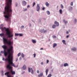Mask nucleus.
<instances>
[{
	"instance_id": "nucleus-31",
	"label": "nucleus",
	"mask_w": 77,
	"mask_h": 77,
	"mask_svg": "<svg viewBox=\"0 0 77 77\" xmlns=\"http://www.w3.org/2000/svg\"><path fill=\"white\" fill-rule=\"evenodd\" d=\"M21 56L22 57H24V55L23 54H22L21 55Z\"/></svg>"
},
{
	"instance_id": "nucleus-13",
	"label": "nucleus",
	"mask_w": 77,
	"mask_h": 77,
	"mask_svg": "<svg viewBox=\"0 0 77 77\" xmlns=\"http://www.w3.org/2000/svg\"><path fill=\"white\" fill-rule=\"evenodd\" d=\"M4 36H5V34L4 33H2L0 34V36H1V37H3Z\"/></svg>"
},
{
	"instance_id": "nucleus-27",
	"label": "nucleus",
	"mask_w": 77,
	"mask_h": 77,
	"mask_svg": "<svg viewBox=\"0 0 77 77\" xmlns=\"http://www.w3.org/2000/svg\"><path fill=\"white\" fill-rule=\"evenodd\" d=\"M60 6L61 8L62 9H63V5H62V4H61Z\"/></svg>"
},
{
	"instance_id": "nucleus-12",
	"label": "nucleus",
	"mask_w": 77,
	"mask_h": 77,
	"mask_svg": "<svg viewBox=\"0 0 77 77\" xmlns=\"http://www.w3.org/2000/svg\"><path fill=\"white\" fill-rule=\"evenodd\" d=\"M45 5L46 6H47L48 7V6H49V5H50V4L49 3L47 2H46V3H45Z\"/></svg>"
},
{
	"instance_id": "nucleus-18",
	"label": "nucleus",
	"mask_w": 77,
	"mask_h": 77,
	"mask_svg": "<svg viewBox=\"0 0 77 77\" xmlns=\"http://www.w3.org/2000/svg\"><path fill=\"white\" fill-rule=\"evenodd\" d=\"M56 26L55 25H53L52 26L53 29H55V28H56Z\"/></svg>"
},
{
	"instance_id": "nucleus-19",
	"label": "nucleus",
	"mask_w": 77,
	"mask_h": 77,
	"mask_svg": "<svg viewBox=\"0 0 77 77\" xmlns=\"http://www.w3.org/2000/svg\"><path fill=\"white\" fill-rule=\"evenodd\" d=\"M23 69H26V66L24 65L23 67Z\"/></svg>"
},
{
	"instance_id": "nucleus-1",
	"label": "nucleus",
	"mask_w": 77,
	"mask_h": 77,
	"mask_svg": "<svg viewBox=\"0 0 77 77\" xmlns=\"http://www.w3.org/2000/svg\"><path fill=\"white\" fill-rule=\"evenodd\" d=\"M13 47L11 46L10 49H8L6 52L5 50V51L4 55L5 57H6L9 54L8 57V58L5 59V61H8L9 63L7 65L6 68L7 69H8L9 70H10V74H11L12 75H15V72L13 71V68L10 66L11 65V66H13L14 67H16L15 64L13 63L12 62L13 60V56L11 55L12 54V53H13Z\"/></svg>"
},
{
	"instance_id": "nucleus-51",
	"label": "nucleus",
	"mask_w": 77,
	"mask_h": 77,
	"mask_svg": "<svg viewBox=\"0 0 77 77\" xmlns=\"http://www.w3.org/2000/svg\"><path fill=\"white\" fill-rule=\"evenodd\" d=\"M63 66V65H61L60 66H61V67H62Z\"/></svg>"
},
{
	"instance_id": "nucleus-34",
	"label": "nucleus",
	"mask_w": 77,
	"mask_h": 77,
	"mask_svg": "<svg viewBox=\"0 0 77 77\" xmlns=\"http://www.w3.org/2000/svg\"><path fill=\"white\" fill-rule=\"evenodd\" d=\"M19 36H23V34H19Z\"/></svg>"
},
{
	"instance_id": "nucleus-16",
	"label": "nucleus",
	"mask_w": 77,
	"mask_h": 77,
	"mask_svg": "<svg viewBox=\"0 0 77 77\" xmlns=\"http://www.w3.org/2000/svg\"><path fill=\"white\" fill-rule=\"evenodd\" d=\"M62 42L63 44H65V45H66V43L65 41L64 40H62Z\"/></svg>"
},
{
	"instance_id": "nucleus-28",
	"label": "nucleus",
	"mask_w": 77,
	"mask_h": 77,
	"mask_svg": "<svg viewBox=\"0 0 77 77\" xmlns=\"http://www.w3.org/2000/svg\"><path fill=\"white\" fill-rule=\"evenodd\" d=\"M15 5L16 7H17V6H18V3H17V2L15 3Z\"/></svg>"
},
{
	"instance_id": "nucleus-30",
	"label": "nucleus",
	"mask_w": 77,
	"mask_h": 77,
	"mask_svg": "<svg viewBox=\"0 0 77 77\" xmlns=\"http://www.w3.org/2000/svg\"><path fill=\"white\" fill-rule=\"evenodd\" d=\"M70 5L71 6H73V2H72L70 3Z\"/></svg>"
},
{
	"instance_id": "nucleus-5",
	"label": "nucleus",
	"mask_w": 77,
	"mask_h": 77,
	"mask_svg": "<svg viewBox=\"0 0 77 77\" xmlns=\"http://www.w3.org/2000/svg\"><path fill=\"white\" fill-rule=\"evenodd\" d=\"M40 31L41 33H45L47 32V30H45L44 29H40Z\"/></svg>"
},
{
	"instance_id": "nucleus-53",
	"label": "nucleus",
	"mask_w": 77,
	"mask_h": 77,
	"mask_svg": "<svg viewBox=\"0 0 77 77\" xmlns=\"http://www.w3.org/2000/svg\"><path fill=\"white\" fill-rule=\"evenodd\" d=\"M57 8H58V6L57 7Z\"/></svg>"
},
{
	"instance_id": "nucleus-3",
	"label": "nucleus",
	"mask_w": 77,
	"mask_h": 77,
	"mask_svg": "<svg viewBox=\"0 0 77 77\" xmlns=\"http://www.w3.org/2000/svg\"><path fill=\"white\" fill-rule=\"evenodd\" d=\"M3 41L4 44H8V45H11V41H8V39H7L4 38H3Z\"/></svg>"
},
{
	"instance_id": "nucleus-25",
	"label": "nucleus",
	"mask_w": 77,
	"mask_h": 77,
	"mask_svg": "<svg viewBox=\"0 0 77 77\" xmlns=\"http://www.w3.org/2000/svg\"><path fill=\"white\" fill-rule=\"evenodd\" d=\"M47 13L48 15H50V11H47Z\"/></svg>"
},
{
	"instance_id": "nucleus-43",
	"label": "nucleus",
	"mask_w": 77,
	"mask_h": 77,
	"mask_svg": "<svg viewBox=\"0 0 77 77\" xmlns=\"http://www.w3.org/2000/svg\"><path fill=\"white\" fill-rule=\"evenodd\" d=\"M42 10H43V11H44V10H45V8L44 7L42 8Z\"/></svg>"
},
{
	"instance_id": "nucleus-50",
	"label": "nucleus",
	"mask_w": 77,
	"mask_h": 77,
	"mask_svg": "<svg viewBox=\"0 0 77 77\" xmlns=\"http://www.w3.org/2000/svg\"><path fill=\"white\" fill-rule=\"evenodd\" d=\"M40 50H43V48H40Z\"/></svg>"
},
{
	"instance_id": "nucleus-11",
	"label": "nucleus",
	"mask_w": 77,
	"mask_h": 77,
	"mask_svg": "<svg viewBox=\"0 0 77 77\" xmlns=\"http://www.w3.org/2000/svg\"><path fill=\"white\" fill-rule=\"evenodd\" d=\"M43 75V73L42 72L40 73V74H39L38 75V77H42Z\"/></svg>"
},
{
	"instance_id": "nucleus-33",
	"label": "nucleus",
	"mask_w": 77,
	"mask_h": 77,
	"mask_svg": "<svg viewBox=\"0 0 77 77\" xmlns=\"http://www.w3.org/2000/svg\"><path fill=\"white\" fill-rule=\"evenodd\" d=\"M19 35V34H17V33H15V36H18Z\"/></svg>"
},
{
	"instance_id": "nucleus-6",
	"label": "nucleus",
	"mask_w": 77,
	"mask_h": 77,
	"mask_svg": "<svg viewBox=\"0 0 77 77\" xmlns=\"http://www.w3.org/2000/svg\"><path fill=\"white\" fill-rule=\"evenodd\" d=\"M36 9L37 11H39L40 10V7L39 4H37Z\"/></svg>"
},
{
	"instance_id": "nucleus-29",
	"label": "nucleus",
	"mask_w": 77,
	"mask_h": 77,
	"mask_svg": "<svg viewBox=\"0 0 77 77\" xmlns=\"http://www.w3.org/2000/svg\"><path fill=\"white\" fill-rule=\"evenodd\" d=\"M35 5H36V3H35V2H34L33 3V6H32V7H33Z\"/></svg>"
},
{
	"instance_id": "nucleus-23",
	"label": "nucleus",
	"mask_w": 77,
	"mask_h": 77,
	"mask_svg": "<svg viewBox=\"0 0 77 77\" xmlns=\"http://www.w3.org/2000/svg\"><path fill=\"white\" fill-rule=\"evenodd\" d=\"M64 66H68V64L67 63H65L64 64Z\"/></svg>"
},
{
	"instance_id": "nucleus-9",
	"label": "nucleus",
	"mask_w": 77,
	"mask_h": 77,
	"mask_svg": "<svg viewBox=\"0 0 77 77\" xmlns=\"http://www.w3.org/2000/svg\"><path fill=\"white\" fill-rule=\"evenodd\" d=\"M12 0H6V3H12Z\"/></svg>"
},
{
	"instance_id": "nucleus-15",
	"label": "nucleus",
	"mask_w": 77,
	"mask_h": 77,
	"mask_svg": "<svg viewBox=\"0 0 77 77\" xmlns=\"http://www.w3.org/2000/svg\"><path fill=\"white\" fill-rule=\"evenodd\" d=\"M56 46H57V44L55 43L53 44V48H55V47H56Z\"/></svg>"
},
{
	"instance_id": "nucleus-22",
	"label": "nucleus",
	"mask_w": 77,
	"mask_h": 77,
	"mask_svg": "<svg viewBox=\"0 0 77 77\" xmlns=\"http://www.w3.org/2000/svg\"><path fill=\"white\" fill-rule=\"evenodd\" d=\"M63 23H65V24H66V23H68V21H66V20H65V19L63 20Z\"/></svg>"
},
{
	"instance_id": "nucleus-32",
	"label": "nucleus",
	"mask_w": 77,
	"mask_h": 77,
	"mask_svg": "<svg viewBox=\"0 0 77 77\" xmlns=\"http://www.w3.org/2000/svg\"><path fill=\"white\" fill-rule=\"evenodd\" d=\"M20 55H21V53H19L17 54V56H18V57H19V56H20Z\"/></svg>"
},
{
	"instance_id": "nucleus-54",
	"label": "nucleus",
	"mask_w": 77,
	"mask_h": 77,
	"mask_svg": "<svg viewBox=\"0 0 77 77\" xmlns=\"http://www.w3.org/2000/svg\"><path fill=\"white\" fill-rule=\"evenodd\" d=\"M2 51H1V53H2Z\"/></svg>"
},
{
	"instance_id": "nucleus-26",
	"label": "nucleus",
	"mask_w": 77,
	"mask_h": 77,
	"mask_svg": "<svg viewBox=\"0 0 77 77\" xmlns=\"http://www.w3.org/2000/svg\"><path fill=\"white\" fill-rule=\"evenodd\" d=\"M51 77V74H49L47 76V77Z\"/></svg>"
},
{
	"instance_id": "nucleus-48",
	"label": "nucleus",
	"mask_w": 77,
	"mask_h": 77,
	"mask_svg": "<svg viewBox=\"0 0 77 77\" xmlns=\"http://www.w3.org/2000/svg\"><path fill=\"white\" fill-rule=\"evenodd\" d=\"M2 60H5V58L3 57L2 58Z\"/></svg>"
},
{
	"instance_id": "nucleus-7",
	"label": "nucleus",
	"mask_w": 77,
	"mask_h": 77,
	"mask_svg": "<svg viewBox=\"0 0 77 77\" xmlns=\"http://www.w3.org/2000/svg\"><path fill=\"white\" fill-rule=\"evenodd\" d=\"M26 4H27V2H26V1H22V4L23 6H25L26 5Z\"/></svg>"
},
{
	"instance_id": "nucleus-46",
	"label": "nucleus",
	"mask_w": 77,
	"mask_h": 77,
	"mask_svg": "<svg viewBox=\"0 0 77 77\" xmlns=\"http://www.w3.org/2000/svg\"><path fill=\"white\" fill-rule=\"evenodd\" d=\"M66 33L67 34H68L69 33V32H68V31H66Z\"/></svg>"
},
{
	"instance_id": "nucleus-49",
	"label": "nucleus",
	"mask_w": 77,
	"mask_h": 77,
	"mask_svg": "<svg viewBox=\"0 0 77 77\" xmlns=\"http://www.w3.org/2000/svg\"><path fill=\"white\" fill-rule=\"evenodd\" d=\"M16 62H17V61L18 60V59L16 58Z\"/></svg>"
},
{
	"instance_id": "nucleus-37",
	"label": "nucleus",
	"mask_w": 77,
	"mask_h": 77,
	"mask_svg": "<svg viewBox=\"0 0 77 77\" xmlns=\"http://www.w3.org/2000/svg\"><path fill=\"white\" fill-rule=\"evenodd\" d=\"M33 55L34 56V57H36V54H33Z\"/></svg>"
},
{
	"instance_id": "nucleus-41",
	"label": "nucleus",
	"mask_w": 77,
	"mask_h": 77,
	"mask_svg": "<svg viewBox=\"0 0 77 77\" xmlns=\"http://www.w3.org/2000/svg\"><path fill=\"white\" fill-rule=\"evenodd\" d=\"M27 10V8H26L23 11H26Z\"/></svg>"
},
{
	"instance_id": "nucleus-39",
	"label": "nucleus",
	"mask_w": 77,
	"mask_h": 77,
	"mask_svg": "<svg viewBox=\"0 0 77 77\" xmlns=\"http://www.w3.org/2000/svg\"><path fill=\"white\" fill-rule=\"evenodd\" d=\"M24 26H21V28L22 29H23V28H24Z\"/></svg>"
},
{
	"instance_id": "nucleus-42",
	"label": "nucleus",
	"mask_w": 77,
	"mask_h": 77,
	"mask_svg": "<svg viewBox=\"0 0 77 77\" xmlns=\"http://www.w3.org/2000/svg\"><path fill=\"white\" fill-rule=\"evenodd\" d=\"M49 62V60H47V63H48Z\"/></svg>"
},
{
	"instance_id": "nucleus-52",
	"label": "nucleus",
	"mask_w": 77,
	"mask_h": 77,
	"mask_svg": "<svg viewBox=\"0 0 77 77\" xmlns=\"http://www.w3.org/2000/svg\"><path fill=\"white\" fill-rule=\"evenodd\" d=\"M31 26V24H30V26Z\"/></svg>"
},
{
	"instance_id": "nucleus-17",
	"label": "nucleus",
	"mask_w": 77,
	"mask_h": 77,
	"mask_svg": "<svg viewBox=\"0 0 77 77\" xmlns=\"http://www.w3.org/2000/svg\"><path fill=\"white\" fill-rule=\"evenodd\" d=\"M32 43H33L34 44L35 43H36V41L35 40L32 39Z\"/></svg>"
},
{
	"instance_id": "nucleus-38",
	"label": "nucleus",
	"mask_w": 77,
	"mask_h": 77,
	"mask_svg": "<svg viewBox=\"0 0 77 77\" xmlns=\"http://www.w3.org/2000/svg\"><path fill=\"white\" fill-rule=\"evenodd\" d=\"M37 73H38V74H39V70H37Z\"/></svg>"
},
{
	"instance_id": "nucleus-24",
	"label": "nucleus",
	"mask_w": 77,
	"mask_h": 77,
	"mask_svg": "<svg viewBox=\"0 0 77 77\" xmlns=\"http://www.w3.org/2000/svg\"><path fill=\"white\" fill-rule=\"evenodd\" d=\"M59 12L60 14H62V9H60L59 10Z\"/></svg>"
},
{
	"instance_id": "nucleus-4",
	"label": "nucleus",
	"mask_w": 77,
	"mask_h": 77,
	"mask_svg": "<svg viewBox=\"0 0 77 77\" xmlns=\"http://www.w3.org/2000/svg\"><path fill=\"white\" fill-rule=\"evenodd\" d=\"M30 70L31 71V74H33V69L32 68H31V69H30V68H28V71L29 72H31V71H30Z\"/></svg>"
},
{
	"instance_id": "nucleus-14",
	"label": "nucleus",
	"mask_w": 77,
	"mask_h": 77,
	"mask_svg": "<svg viewBox=\"0 0 77 77\" xmlns=\"http://www.w3.org/2000/svg\"><path fill=\"white\" fill-rule=\"evenodd\" d=\"M69 11H71L72 10V8L71 6L69 7Z\"/></svg>"
},
{
	"instance_id": "nucleus-47",
	"label": "nucleus",
	"mask_w": 77,
	"mask_h": 77,
	"mask_svg": "<svg viewBox=\"0 0 77 77\" xmlns=\"http://www.w3.org/2000/svg\"><path fill=\"white\" fill-rule=\"evenodd\" d=\"M69 35H67V36H66V38H68V37H69Z\"/></svg>"
},
{
	"instance_id": "nucleus-21",
	"label": "nucleus",
	"mask_w": 77,
	"mask_h": 77,
	"mask_svg": "<svg viewBox=\"0 0 77 77\" xmlns=\"http://www.w3.org/2000/svg\"><path fill=\"white\" fill-rule=\"evenodd\" d=\"M76 50H77V49L75 48H74L72 49V50H73V51H76Z\"/></svg>"
},
{
	"instance_id": "nucleus-2",
	"label": "nucleus",
	"mask_w": 77,
	"mask_h": 77,
	"mask_svg": "<svg viewBox=\"0 0 77 77\" xmlns=\"http://www.w3.org/2000/svg\"><path fill=\"white\" fill-rule=\"evenodd\" d=\"M0 29H1L2 31H3L4 30V29H5V32H6L5 33L6 35H8V38H11L12 37V36H13V35L12 34L11 35V31L9 30V28L6 29V27H4L3 28V25L1 24L0 25Z\"/></svg>"
},
{
	"instance_id": "nucleus-45",
	"label": "nucleus",
	"mask_w": 77,
	"mask_h": 77,
	"mask_svg": "<svg viewBox=\"0 0 77 77\" xmlns=\"http://www.w3.org/2000/svg\"><path fill=\"white\" fill-rule=\"evenodd\" d=\"M41 64L42 65H43L44 64V63H43V62H42L41 63Z\"/></svg>"
},
{
	"instance_id": "nucleus-44",
	"label": "nucleus",
	"mask_w": 77,
	"mask_h": 77,
	"mask_svg": "<svg viewBox=\"0 0 77 77\" xmlns=\"http://www.w3.org/2000/svg\"><path fill=\"white\" fill-rule=\"evenodd\" d=\"M75 23H76V21H77V19H75Z\"/></svg>"
},
{
	"instance_id": "nucleus-10",
	"label": "nucleus",
	"mask_w": 77,
	"mask_h": 77,
	"mask_svg": "<svg viewBox=\"0 0 77 77\" xmlns=\"http://www.w3.org/2000/svg\"><path fill=\"white\" fill-rule=\"evenodd\" d=\"M54 23L55 24H56V26H59V23L56 21H55Z\"/></svg>"
},
{
	"instance_id": "nucleus-8",
	"label": "nucleus",
	"mask_w": 77,
	"mask_h": 77,
	"mask_svg": "<svg viewBox=\"0 0 77 77\" xmlns=\"http://www.w3.org/2000/svg\"><path fill=\"white\" fill-rule=\"evenodd\" d=\"M2 48H3L4 49V53L5 51H6V50L7 49V48H8V47L5 45H2Z\"/></svg>"
},
{
	"instance_id": "nucleus-40",
	"label": "nucleus",
	"mask_w": 77,
	"mask_h": 77,
	"mask_svg": "<svg viewBox=\"0 0 77 77\" xmlns=\"http://www.w3.org/2000/svg\"><path fill=\"white\" fill-rule=\"evenodd\" d=\"M30 8V5H28V6H27V8Z\"/></svg>"
},
{
	"instance_id": "nucleus-36",
	"label": "nucleus",
	"mask_w": 77,
	"mask_h": 77,
	"mask_svg": "<svg viewBox=\"0 0 77 77\" xmlns=\"http://www.w3.org/2000/svg\"><path fill=\"white\" fill-rule=\"evenodd\" d=\"M1 73H2V74H3V73H4V72L2 70L1 72Z\"/></svg>"
},
{
	"instance_id": "nucleus-20",
	"label": "nucleus",
	"mask_w": 77,
	"mask_h": 77,
	"mask_svg": "<svg viewBox=\"0 0 77 77\" xmlns=\"http://www.w3.org/2000/svg\"><path fill=\"white\" fill-rule=\"evenodd\" d=\"M48 69H47L46 70V71H45V72L46 73V75H47V74L48 73Z\"/></svg>"
},
{
	"instance_id": "nucleus-35",
	"label": "nucleus",
	"mask_w": 77,
	"mask_h": 77,
	"mask_svg": "<svg viewBox=\"0 0 77 77\" xmlns=\"http://www.w3.org/2000/svg\"><path fill=\"white\" fill-rule=\"evenodd\" d=\"M53 38H56V35H53Z\"/></svg>"
}]
</instances>
